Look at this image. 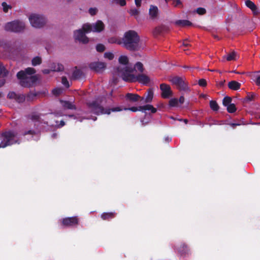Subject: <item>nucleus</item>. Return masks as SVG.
<instances>
[{
  "label": "nucleus",
  "mask_w": 260,
  "mask_h": 260,
  "mask_svg": "<svg viewBox=\"0 0 260 260\" xmlns=\"http://www.w3.org/2000/svg\"><path fill=\"white\" fill-rule=\"evenodd\" d=\"M122 46L129 51H138L141 48L138 34L134 30L126 31L122 38Z\"/></svg>",
  "instance_id": "nucleus-1"
},
{
  "label": "nucleus",
  "mask_w": 260,
  "mask_h": 260,
  "mask_svg": "<svg viewBox=\"0 0 260 260\" xmlns=\"http://www.w3.org/2000/svg\"><path fill=\"white\" fill-rule=\"evenodd\" d=\"M36 70L32 68H27L24 71H20L17 74L20 80V84L23 87H29L38 80V75H34Z\"/></svg>",
  "instance_id": "nucleus-2"
},
{
  "label": "nucleus",
  "mask_w": 260,
  "mask_h": 260,
  "mask_svg": "<svg viewBox=\"0 0 260 260\" xmlns=\"http://www.w3.org/2000/svg\"><path fill=\"white\" fill-rule=\"evenodd\" d=\"M87 105L89 112L93 113L96 115L100 114H110L111 112L120 111L122 109L120 107H115L112 109H105L101 105V101L98 100L88 102Z\"/></svg>",
  "instance_id": "nucleus-3"
},
{
  "label": "nucleus",
  "mask_w": 260,
  "mask_h": 260,
  "mask_svg": "<svg viewBox=\"0 0 260 260\" xmlns=\"http://www.w3.org/2000/svg\"><path fill=\"white\" fill-rule=\"evenodd\" d=\"M120 65L117 68L116 74L123 79L122 74H126L129 70L131 73H133V68L131 64L129 63L128 58L126 55H121L118 59Z\"/></svg>",
  "instance_id": "nucleus-4"
},
{
  "label": "nucleus",
  "mask_w": 260,
  "mask_h": 260,
  "mask_svg": "<svg viewBox=\"0 0 260 260\" xmlns=\"http://www.w3.org/2000/svg\"><path fill=\"white\" fill-rule=\"evenodd\" d=\"M131 71L129 70L126 74H122L124 81L129 82L138 81L143 84H147L150 82V78L147 75L143 74L135 75L133 73H131Z\"/></svg>",
  "instance_id": "nucleus-5"
},
{
  "label": "nucleus",
  "mask_w": 260,
  "mask_h": 260,
  "mask_svg": "<svg viewBox=\"0 0 260 260\" xmlns=\"http://www.w3.org/2000/svg\"><path fill=\"white\" fill-rule=\"evenodd\" d=\"M28 20L30 25L35 28H42L44 27L46 23V17L39 13H31L28 16Z\"/></svg>",
  "instance_id": "nucleus-6"
},
{
  "label": "nucleus",
  "mask_w": 260,
  "mask_h": 260,
  "mask_svg": "<svg viewBox=\"0 0 260 260\" xmlns=\"http://www.w3.org/2000/svg\"><path fill=\"white\" fill-rule=\"evenodd\" d=\"M3 140L0 148H5L17 142V133L14 131L6 132L2 135Z\"/></svg>",
  "instance_id": "nucleus-7"
},
{
  "label": "nucleus",
  "mask_w": 260,
  "mask_h": 260,
  "mask_svg": "<svg viewBox=\"0 0 260 260\" xmlns=\"http://www.w3.org/2000/svg\"><path fill=\"white\" fill-rule=\"evenodd\" d=\"M25 23L24 22L15 20L7 23L5 25V29L7 31L14 32H21L25 29Z\"/></svg>",
  "instance_id": "nucleus-8"
},
{
  "label": "nucleus",
  "mask_w": 260,
  "mask_h": 260,
  "mask_svg": "<svg viewBox=\"0 0 260 260\" xmlns=\"http://www.w3.org/2000/svg\"><path fill=\"white\" fill-rule=\"evenodd\" d=\"M105 28V25L101 20H98L95 23L90 24L85 23L83 25V29L86 32L91 31L100 32Z\"/></svg>",
  "instance_id": "nucleus-9"
},
{
  "label": "nucleus",
  "mask_w": 260,
  "mask_h": 260,
  "mask_svg": "<svg viewBox=\"0 0 260 260\" xmlns=\"http://www.w3.org/2000/svg\"><path fill=\"white\" fill-rule=\"evenodd\" d=\"M170 81L180 90L188 91L189 88L187 83L185 81L184 78L179 77H174Z\"/></svg>",
  "instance_id": "nucleus-10"
},
{
  "label": "nucleus",
  "mask_w": 260,
  "mask_h": 260,
  "mask_svg": "<svg viewBox=\"0 0 260 260\" xmlns=\"http://www.w3.org/2000/svg\"><path fill=\"white\" fill-rule=\"evenodd\" d=\"M87 33V32H85V31L83 29L82 26V28L77 29L74 31V38L75 41H78L79 43L87 44L89 41L88 38L85 35Z\"/></svg>",
  "instance_id": "nucleus-11"
},
{
  "label": "nucleus",
  "mask_w": 260,
  "mask_h": 260,
  "mask_svg": "<svg viewBox=\"0 0 260 260\" xmlns=\"http://www.w3.org/2000/svg\"><path fill=\"white\" fill-rule=\"evenodd\" d=\"M124 110H130L133 112H136L138 111H141L145 112L146 110L150 111L151 113H154L156 112V109L153 107L151 105H146L145 106H139V107H133L131 108H125L123 109Z\"/></svg>",
  "instance_id": "nucleus-12"
},
{
  "label": "nucleus",
  "mask_w": 260,
  "mask_h": 260,
  "mask_svg": "<svg viewBox=\"0 0 260 260\" xmlns=\"http://www.w3.org/2000/svg\"><path fill=\"white\" fill-rule=\"evenodd\" d=\"M160 89L161 91V96L165 99L169 98L173 94V92L169 85L163 83L160 85Z\"/></svg>",
  "instance_id": "nucleus-13"
},
{
  "label": "nucleus",
  "mask_w": 260,
  "mask_h": 260,
  "mask_svg": "<svg viewBox=\"0 0 260 260\" xmlns=\"http://www.w3.org/2000/svg\"><path fill=\"white\" fill-rule=\"evenodd\" d=\"M89 68L96 72H100L106 68V64L102 62H93L90 63Z\"/></svg>",
  "instance_id": "nucleus-14"
},
{
  "label": "nucleus",
  "mask_w": 260,
  "mask_h": 260,
  "mask_svg": "<svg viewBox=\"0 0 260 260\" xmlns=\"http://www.w3.org/2000/svg\"><path fill=\"white\" fill-rule=\"evenodd\" d=\"M10 99H14L18 103H22L25 101V97L23 94H17L14 92H10L8 94Z\"/></svg>",
  "instance_id": "nucleus-15"
},
{
  "label": "nucleus",
  "mask_w": 260,
  "mask_h": 260,
  "mask_svg": "<svg viewBox=\"0 0 260 260\" xmlns=\"http://www.w3.org/2000/svg\"><path fill=\"white\" fill-rule=\"evenodd\" d=\"M77 223L78 219L76 217L66 218L62 220L63 225L66 226H73Z\"/></svg>",
  "instance_id": "nucleus-16"
},
{
  "label": "nucleus",
  "mask_w": 260,
  "mask_h": 260,
  "mask_svg": "<svg viewBox=\"0 0 260 260\" xmlns=\"http://www.w3.org/2000/svg\"><path fill=\"white\" fill-rule=\"evenodd\" d=\"M149 15L151 19H155L158 16V9L155 6L151 5L149 10Z\"/></svg>",
  "instance_id": "nucleus-17"
},
{
  "label": "nucleus",
  "mask_w": 260,
  "mask_h": 260,
  "mask_svg": "<svg viewBox=\"0 0 260 260\" xmlns=\"http://www.w3.org/2000/svg\"><path fill=\"white\" fill-rule=\"evenodd\" d=\"M50 68L51 71L61 72L64 70L63 66L59 63H52L50 64Z\"/></svg>",
  "instance_id": "nucleus-18"
},
{
  "label": "nucleus",
  "mask_w": 260,
  "mask_h": 260,
  "mask_svg": "<svg viewBox=\"0 0 260 260\" xmlns=\"http://www.w3.org/2000/svg\"><path fill=\"white\" fill-rule=\"evenodd\" d=\"M246 6L250 9L251 11L253 12L254 14H257L258 13V11L256 5L251 1L247 0L245 1Z\"/></svg>",
  "instance_id": "nucleus-19"
},
{
  "label": "nucleus",
  "mask_w": 260,
  "mask_h": 260,
  "mask_svg": "<svg viewBox=\"0 0 260 260\" xmlns=\"http://www.w3.org/2000/svg\"><path fill=\"white\" fill-rule=\"evenodd\" d=\"M62 106L66 109H76V106L73 103L66 101H60Z\"/></svg>",
  "instance_id": "nucleus-20"
},
{
  "label": "nucleus",
  "mask_w": 260,
  "mask_h": 260,
  "mask_svg": "<svg viewBox=\"0 0 260 260\" xmlns=\"http://www.w3.org/2000/svg\"><path fill=\"white\" fill-rule=\"evenodd\" d=\"M241 84L236 81H232L228 83V87L232 90H237L240 89Z\"/></svg>",
  "instance_id": "nucleus-21"
},
{
  "label": "nucleus",
  "mask_w": 260,
  "mask_h": 260,
  "mask_svg": "<svg viewBox=\"0 0 260 260\" xmlns=\"http://www.w3.org/2000/svg\"><path fill=\"white\" fill-rule=\"evenodd\" d=\"M125 97L127 100L132 102H137L140 99V96L138 94L131 93H127Z\"/></svg>",
  "instance_id": "nucleus-22"
},
{
  "label": "nucleus",
  "mask_w": 260,
  "mask_h": 260,
  "mask_svg": "<svg viewBox=\"0 0 260 260\" xmlns=\"http://www.w3.org/2000/svg\"><path fill=\"white\" fill-rule=\"evenodd\" d=\"M175 24L180 26H190L192 24V23L190 21L186 20H177L175 22Z\"/></svg>",
  "instance_id": "nucleus-23"
},
{
  "label": "nucleus",
  "mask_w": 260,
  "mask_h": 260,
  "mask_svg": "<svg viewBox=\"0 0 260 260\" xmlns=\"http://www.w3.org/2000/svg\"><path fill=\"white\" fill-rule=\"evenodd\" d=\"M122 38L112 37L108 39V42L111 44H117L122 46Z\"/></svg>",
  "instance_id": "nucleus-24"
},
{
  "label": "nucleus",
  "mask_w": 260,
  "mask_h": 260,
  "mask_svg": "<svg viewBox=\"0 0 260 260\" xmlns=\"http://www.w3.org/2000/svg\"><path fill=\"white\" fill-rule=\"evenodd\" d=\"M133 73L135 71L136 72H139L140 73H142L143 72V64L140 62H137L134 67L133 68Z\"/></svg>",
  "instance_id": "nucleus-25"
},
{
  "label": "nucleus",
  "mask_w": 260,
  "mask_h": 260,
  "mask_svg": "<svg viewBox=\"0 0 260 260\" xmlns=\"http://www.w3.org/2000/svg\"><path fill=\"white\" fill-rule=\"evenodd\" d=\"M224 58H225L228 61L235 60L237 59V54L236 52L232 51Z\"/></svg>",
  "instance_id": "nucleus-26"
},
{
  "label": "nucleus",
  "mask_w": 260,
  "mask_h": 260,
  "mask_svg": "<svg viewBox=\"0 0 260 260\" xmlns=\"http://www.w3.org/2000/svg\"><path fill=\"white\" fill-rule=\"evenodd\" d=\"M153 96V90L151 89H149L147 91V95L146 96V98L145 99V103H149L151 102Z\"/></svg>",
  "instance_id": "nucleus-27"
},
{
  "label": "nucleus",
  "mask_w": 260,
  "mask_h": 260,
  "mask_svg": "<svg viewBox=\"0 0 260 260\" xmlns=\"http://www.w3.org/2000/svg\"><path fill=\"white\" fill-rule=\"evenodd\" d=\"M82 76V72L78 69H76L74 71L72 78L73 79H77L80 78Z\"/></svg>",
  "instance_id": "nucleus-28"
},
{
  "label": "nucleus",
  "mask_w": 260,
  "mask_h": 260,
  "mask_svg": "<svg viewBox=\"0 0 260 260\" xmlns=\"http://www.w3.org/2000/svg\"><path fill=\"white\" fill-rule=\"evenodd\" d=\"M8 74L3 64L0 62V77L6 76Z\"/></svg>",
  "instance_id": "nucleus-29"
},
{
  "label": "nucleus",
  "mask_w": 260,
  "mask_h": 260,
  "mask_svg": "<svg viewBox=\"0 0 260 260\" xmlns=\"http://www.w3.org/2000/svg\"><path fill=\"white\" fill-rule=\"evenodd\" d=\"M42 62V59L40 57L36 56L32 58L31 60L32 65L34 66H36L37 65H39Z\"/></svg>",
  "instance_id": "nucleus-30"
},
{
  "label": "nucleus",
  "mask_w": 260,
  "mask_h": 260,
  "mask_svg": "<svg viewBox=\"0 0 260 260\" xmlns=\"http://www.w3.org/2000/svg\"><path fill=\"white\" fill-rule=\"evenodd\" d=\"M114 217L113 213L112 212L110 213H104L102 214L101 217L103 219L106 220L108 219L109 218H112Z\"/></svg>",
  "instance_id": "nucleus-31"
},
{
  "label": "nucleus",
  "mask_w": 260,
  "mask_h": 260,
  "mask_svg": "<svg viewBox=\"0 0 260 260\" xmlns=\"http://www.w3.org/2000/svg\"><path fill=\"white\" fill-rule=\"evenodd\" d=\"M210 106L211 108L214 111H217L219 109L218 104L214 101H211L210 102Z\"/></svg>",
  "instance_id": "nucleus-32"
},
{
  "label": "nucleus",
  "mask_w": 260,
  "mask_h": 260,
  "mask_svg": "<svg viewBox=\"0 0 260 260\" xmlns=\"http://www.w3.org/2000/svg\"><path fill=\"white\" fill-rule=\"evenodd\" d=\"M232 101L231 98L229 96H225L224 98L222 101L223 105L225 106H228V105L231 104V102Z\"/></svg>",
  "instance_id": "nucleus-33"
},
{
  "label": "nucleus",
  "mask_w": 260,
  "mask_h": 260,
  "mask_svg": "<svg viewBox=\"0 0 260 260\" xmlns=\"http://www.w3.org/2000/svg\"><path fill=\"white\" fill-rule=\"evenodd\" d=\"M129 14L131 16L137 18L139 14V11L136 9H132L130 10Z\"/></svg>",
  "instance_id": "nucleus-34"
},
{
  "label": "nucleus",
  "mask_w": 260,
  "mask_h": 260,
  "mask_svg": "<svg viewBox=\"0 0 260 260\" xmlns=\"http://www.w3.org/2000/svg\"><path fill=\"white\" fill-rule=\"evenodd\" d=\"M111 3L119 5L120 6H124L126 5L125 0H111Z\"/></svg>",
  "instance_id": "nucleus-35"
},
{
  "label": "nucleus",
  "mask_w": 260,
  "mask_h": 260,
  "mask_svg": "<svg viewBox=\"0 0 260 260\" xmlns=\"http://www.w3.org/2000/svg\"><path fill=\"white\" fill-rule=\"evenodd\" d=\"M2 6L3 7V11L5 13H7L9 10L12 8V7L10 5H8L6 2H3L2 4Z\"/></svg>",
  "instance_id": "nucleus-36"
},
{
  "label": "nucleus",
  "mask_w": 260,
  "mask_h": 260,
  "mask_svg": "<svg viewBox=\"0 0 260 260\" xmlns=\"http://www.w3.org/2000/svg\"><path fill=\"white\" fill-rule=\"evenodd\" d=\"M178 101L177 99H172L169 101V106L171 107H176L178 105Z\"/></svg>",
  "instance_id": "nucleus-37"
},
{
  "label": "nucleus",
  "mask_w": 260,
  "mask_h": 260,
  "mask_svg": "<svg viewBox=\"0 0 260 260\" xmlns=\"http://www.w3.org/2000/svg\"><path fill=\"white\" fill-rule=\"evenodd\" d=\"M226 107L228 111L230 113H234V112H235L236 110L235 106L233 104H231Z\"/></svg>",
  "instance_id": "nucleus-38"
},
{
  "label": "nucleus",
  "mask_w": 260,
  "mask_h": 260,
  "mask_svg": "<svg viewBox=\"0 0 260 260\" xmlns=\"http://www.w3.org/2000/svg\"><path fill=\"white\" fill-rule=\"evenodd\" d=\"M104 57L109 60H112L114 58V55L111 52H106L104 54Z\"/></svg>",
  "instance_id": "nucleus-39"
},
{
  "label": "nucleus",
  "mask_w": 260,
  "mask_h": 260,
  "mask_svg": "<svg viewBox=\"0 0 260 260\" xmlns=\"http://www.w3.org/2000/svg\"><path fill=\"white\" fill-rule=\"evenodd\" d=\"M89 13L93 16L95 15L98 12V9L96 8H91L89 9Z\"/></svg>",
  "instance_id": "nucleus-40"
},
{
  "label": "nucleus",
  "mask_w": 260,
  "mask_h": 260,
  "mask_svg": "<svg viewBox=\"0 0 260 260\" xmlns=\"http://www.w3.org/2000/svg\"><path fill=\"white\" fill-rule=\"evenodd\" d=\"M62 83L66 87H69L70 86V84H69V83L66 77H62Z\"/></svg>",
  "instance_id": "nucleus-41"
},
{
  "label": "nucleus",
  "mask_w": 260,
  "mask_h": 260,
  "mask_svg": "<svg viewBox=\"0 0 260 260\" xmlns=\"http://www.w3.org/2000/svg\"><path fill=\"white\" fill-rule=\"evenodd\" d=\"M96 50L98 52H103L105 49V46L102 44H98L96 46Z\"/></svg>",
  "instance_id": "nucleus-42"
},
{
  "label": "nucleus",
  "mask_w": 260,
  "mask_h": 260,
  "mask_svg": "<svg viewBox=\"0 0 260 260\" xmlns=\"http://www.w3.org/2000/svg\"><path fill=\"white\" fill-rule=\"evenodd\" d=\"M254 94L253 93H249L247 94V96L245 98V101L247 102H250L253 100Z\"/></svg>",
  "instance_id": "nucleus-43"
},
{
  "label": "nucleus",
  "mask_w": 260,
  "mask_h": 260,
  "mask_svg": "<svg viewBox=\"0 0 260 260\" xmlns=\"http://www.w3.org/2000/svg\"><path fill=\"white\" fill-rule=\"evenodd\" d=\"M196 12L200 15H203L205 13L206 10L203 8H199L197 9Z\"/></svg>",
  "instance_id": "nucleus-44"
},
{
  "label": "nucleus",
  "mask_w": 260,
  "mask_h": 260,
  "mask_svg": "<svg viewBox=\"0 0 260 260\" xmlns=\"http://www.w3.org/2000/svg\"><path fill=\"white\" fill-rule=\"evenodd\" d=\"M199 84L201 86L205 87L207 85L206 81L204 79H200L199 81Z\"/></svg>",
  "instance_id": "nucleus-45"
},
{
  "label": "nucleus",
  "mask_w": 260,
  "mask_h": 260,
  "mask_svg": "<svg viewBox=\"0 0 260 260\" xmlns=\"http://www.w3.org/2000/svg\"><path fill=\"white\" fill-rule=\"evenodd\" d=\"M62 92V89L60 88H55L52 90V92L54 94L59 95Z\"/></svg>",
  "instance_id": "nucleus-46"
},
{
  "label": "nucleus",
  "mask_w": 260,
  "mask_h": 260,
  "mask_svg": "<svg viewBox=\"0 0 260 260\" xmlns=\"http://www.w3.org/2000/svg\"><path fill=\"white\" fill-rule=\"evenodd\" d=\"M31 118L32 120H39L40 119V116L37 114H33L31 115Z\"/></svg>",
  "instance_id": "nucleus-47"
},
{
  "label": "nucleus",
  "mask_w": 260,
  "mask_h": 260,
  "mask_svg": "<svg viewBox=\"0 0 260 260\" xmlns=\"http://www.w3.org/2000/svg\"><path fill=\"white\" fill-rule=\"evenodd\" d=\"M35 96H36L35 94H34L33 93H29V94H27V95L26 96V99H27V100L30 101V100H32L33 98L35 97Z\"/></svg>",
  "instance_id": "nucleus-48"
},
{
  "label": "nucleus",
  "mask_w": 260,
  "mask_h": 260,
  "mask_svg": "<svg viewBox=\"0 0 260 260\" xmlns=\"http://www.w3.org/2000/svg\"><path fill=\"white\" fill-rule=\"evenodd\" d=\"M173 1V4L175 6H177L178 5H180L181 2L180 0H172Z\"/></svg>",
  "instance_id": "nucleus-49"
},
{
  "label": "nucleus",
  "mask_w": 260,
  "mask_h": 260,
  "mask_svg": "<svg viewBox=\"0 0 260 260\" xmlns=\"http://www.w3.org/2000/svg\"><path fill=\"white\" fill-rule=\"evenodd\" d=\"M135 4L137 7H140L141 4V0H135Z\"/></svg>",
  "instance_id": "nucleus-50"
},
{
  "label": "nucleus",
  "mask_w": 260,
  "mask_h": 260,
  "mask_svg": "<svg viewBox=\"0 0 260 260\" xmlns=\"http://www.w3.org/2000/svg\"><path fill=\"white\" fill-rule=\"evenodd\" d=\"M35 134V132L31 130L28 131L24 133V135H26L27 134L34 135Z\"/></svg>",
  "instance_id": "nucleus-51"
},
{
  "label": "nucleus",
  "mask_w": 260,
  "mask_h": 260,
  "mask_svg": "<svg viewBox=\"0 0 260 260\" xmlns=\"http://www.w3.org/2000/svg\"><path fill=\"white\" fill-rule=\"evenodd\" d=\"M255 82L257 85H260V75L257 77Z\"/></svg>",
  "instance_id": "nucleus-52"
},
{
  "label": "nucleus",
  "mask_w": 260,
  "mask_h": 260,
  "mask_svg": "<svg viewBox=\"0 0 260 260\" xmlns=\"http://www.w3.org/2000/svg\"><path fill=\"white\" fill-rule=\"evenodd\" d=\"M50 71H51V69H45L43 70V73L45 74H49Z\"/></svg>",
  "instance_id": "nucleus-53"
},
{
  "label": "nucleus",
  "mask_w": 260,
  "mask_h": 260,
  "mask_svg": "<svg viewBox=\"0 0 260 260\" xmlns=\"http://www.w3.org/2000/svg\"><path fill=\"white\" fill-rule=\"evenodd\" d=\"M184 102V98L183 96H180L179 100V102L180 104H183Z\"/></svg>",
  "instance_id": "nucleus-54"
},
{
  "label": "nucleus",
  "mask_w": 260,
  "mask_h": 260,
  "mask_svg": "<svg viewBox=\"0 0 260 260\" xmlns=\"http://www.w3.org/2000/svg\"><path fill=\"white\" fill-rule=\"evenodd\" d=\"M64 124H65L63 120H61L60 122V124L59 125H58V127H61L64 126Z\"/></svg>",
  "instance_id": "nucleus-55"
},
{
  "label": "nucleus",
  "mask_w": 260,
  "mask_h": 260,
  "mask_svg": "<svg viewBox=\"0 0 260 260\" xmlns=\"http://www.w3.org/2000/svg\"><path fill=\"white\" fill-rule=\"evenodd\" d=\"M189 45H190L187 43V40L184 41V42L183 43V46L187 47V46H188Z\"/></svg>",
  "instance_id": "nucleus-56"
},
{
  "label": "nucleus",
  "mask_w": 260,
  "mask_h": 260,
  "mask_svg": "<svg viewBox=\"0 0 260 260\" xmlns=\"http://www.w3.org/2000/svg\"><path fill=\"white\" fill-rule=\"evenodd\" d=\"M5 82L4 80H0V87L4 85Z\"/></svg>",
  "instance_id": "nucleus-57"
},
{
  "label": "nucleus",
  "mask_w": 260,
  "mask_h": 260,
  "mask_svg": "<svg viewBox=\"0 0 260 260\" xmlns=\"http://www.w3.org/2000/svg\"><path fill=\"white\" fill-rule=\"evenodd\" d=\"M231 125L232 126L234 127L235 126H236V125H239V124H236V123H232V124H231Z\"/></svg>",
  "instance_id": "nucleus-58"
},
{
  "label": "nucleus",
  "mask_w": 260,
  "mask_h": 260,
  "mask_svg": "<svg viewBox=\"0 0 260 260\" xmlns=\"http://www.w3.org/2000/svg\"><path fill=\"white\" fill-rule=\"evenodd\" d=\"M62 115V114H58V113L56 114V116H61Z\"/></svg>",
  "instance_id": "nucleus-59"
},
{
  "label": "nucleus",
  "mask_w": 260,
  "mask_h": 260,
  "mask_svg": "<svg viewBox=\"0 0 260 260\" xmlns=\"http://www.w3.org/2000/svg\"><path fill=\"white\" fill-rule=\"evenodd\" d=\"M166 140L167 141L169 142L170 140V139L169 137H168V138H166Z\"/></svg>",
  "instance_id": "nucleus-60"
},
{
  "label": "nucleus",
  "mask_w": 260,
  "mask_h": 260,
  "mask_svg": "<svg viewBox=\"0 0 260 260\" xmlns=\"http://www.w3.org/2000/svg\"><path fill=\"white\" fill-rule=\"evenodd\" d=\"M68 116L69 117H74V115H69Z\"/></svg>",
  "instance_id": "nucleus-61"
},
{
  "label": "nucleus",
  "mask_w": 260,
  "mask_h": 260,
  "mask_svg": "<svg viewBox=\"0 0 260 260\" xmlns=\"http://www.w3.org/2000/svg\"><path fill=\"white\" fill-rule=\"evenodd\" d=\"M184 122L185 123H187V119H184L183 120Z\"/></svg>",
  "instance_id": "nucleus-62"
},
{
  "label": "nucleus",
  "mask_w": 260,
  "mask_h": 260,
  "mask_svg": "<svg viewBox=\"0 0 260 260\" xmlns=\"http://www.w3.org/2000/svg\"><path fill=\"white\" fill-rule=\"evenodd\" d=\"M171 118L174 119V120H177V118H174V117H171Z\"/></svg>",
  "instance_id": "nucleus-63"
},
{
  "label": "nucleus",
  "mask_w": 260,
  "mask_h": 260,
  "mask_svg": "<svg viewBox=\"0 0 260 260\" xmlns=\"http://www.w3.org/2000/svg\"><path fill=\"white\" fill-rule=\"evenodd\" d=\"M3 93L2 92H0V97L2 96Z\"/></svg>",
  "instance_id": "nucleus-64"
}]
</instances>
